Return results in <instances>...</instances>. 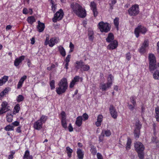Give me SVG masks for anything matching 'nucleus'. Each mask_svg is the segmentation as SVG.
Returning <instances> with one entry per match:
<instances>
[{
	"label": "nucleus",
	"mask_w": 159,
	"mask_h": 159,
	"mask_svg": "<svg viewBox=\"0 0 159 159\" xmlns=\"http://www.w3.org/2000/svg\"><path fill=\"white\" fill-rule=\"evenodd\" d=\"M72 11L78 16L81 18L85 17L86 13L85 9L81 6L76 2H73L70 5Z\"/></svg>",
	"instance_id": "obj_1"
},
{
	"label": "nucleus",
	"mask_w": 159,
	"mask_h": 159,
	"mask_svg": "<svg viewBox=\"0 0 159 159\" xmlns=\"http://www.w3.org/2000/svg\"><path fill=\"white\" fill-rule=\"evenodd\" d=\"M59 87L56 88L57 93L60 95L65 92L68 88L67 80L65 78H63L58 84Z\"/></svg>",
	"instance_id": "obj_2"
},
{
	"label": "nucleus",
	"mask_w": 159,
	"mask_h": 159,
	"mask_svg": "<svg viewBox=\"0 0 159 159\" xmlns=\"http://www.w3.org/2000/svg\"><path fill=\"white\" fill-rule=\"evenodd\" d=\"M148 59L149 61V69L150 71H153L159 67V63H156L155 57L153 54H149Z\"/></svg>",
	"instance_id": "obj_3"
},
{
	"label": "nucleus",
	"mask_w": 159,
	"mask_h": 159,
	"mask_svg": "<svg viewBox=\"0 0 159 159\" xmlns=\"http://www.w3.org/2000/svg\"><path fill=\"white\" fill-rule=\"evenodd\" d=\"M114 79L113 76L111 74H110L107 78V82L106 84H103L100 86V88L103 91L106 90L109 88L112 84V80Z\"/></svg>",
	"instance_id": "obj_4"
},
{
	"label": "nucleus",
	"mask_w": 159,
	"mask_h": 159,
	"mask_svg": "<svg viewBox=\"0 0 159 159\" xmlns=\"http://www.w3.org/2000/svg\"><path fill=\"white\" fill-rule=\"evenodd\" d=\"M98 27L102 32L107 33L110 30L111 26L107 23L101 21L98 24Z\"/></svg>",
	"instance_id": "obj_5"
},
{
	"label": "nucleus",
	"mask_w": 159,
	"mask_h": 159,
	"mask_svg": "<svg viewBox=\"0 0 159 159\" xmlns=\"http://www.w3.org/2000/svg\"><path fill=\"white\" fill-rule=\"evenodd\" d=\"M129 14L131 16H137L139 12V6L137 4L132 5L128 10Z\"/></svg>",
	"instance_id": "obj_6"
},
{
	"label": "nucleus",
	"mask_w": 159,
	"mask_h": 159,
	"mask_svg": "<svg viewBox=\"0 0 159 159\" xmlns=\"http://www.w3.org/2000/svg\"><path fill=\"white\" fill-rule=\"evenodd\" d=\"M64 13L62 9H60L54 15L52 19V21L54 23L56 22L57 21L61 20L64 16Z\"/></svg>",
	"instance_id": "obj_7"
},
{
	"label": "nucleus",
	"mask_w": 159,
	"mask_h": 159,
	"mask_svg": "<svg viewBox=\"0 0 159 159\" xmlns=\"http://www.w3.org/2000/svg\"><path fill=\"white\" fill-rule=\"evenodd\" d=\"M147 31V30L146 28L142 25H139L135 28L134 30V34L136 37L138 38L139 36V33L144 34Z\"/></svg>",
	"instance_id": "obj_8"
},
{
	"label": "nucleus",
	"mask_w": 159,
	"mask_h": 159,
	"mask_svg": "<svg viewBox=\"0 0 159 159\" xmlns=\"http://www.w3.org/2000/svg\"><path fill=\"white\" fill-rule=\"evenodd\" d=\"M105 134L106 136H109L111 134V133L110 130H103L102 131V133L99 138L100 142H101L103 140Z\"/></svg>",
	"instance_id": "obj_9"
},
{
	"label": "nucleus",
	"mask_w": 159,
	"mask_h": 159,
	"mask_svg": "<svg viewBox=\"0 0 159 159\" xmlns=\"http://www.w3.org/2000/svg\"><path fill=\"white\" fill-rule=\"evenodd\" d=\"M109 110L112 117L114 119L116 118L117 116V112L113 105H110Z\"/></svg>",
	"instance_id": "obj_10"
},
{
	"label": "nucleus",
	"mask_w": 159,
	"mask_h": 159,
	"mask_svg": "<svg viewBox=\"0 0 159 159\" xmlns=\"http://www.w3.org/2000/svg\"><path fill=\"white\" fill-rule=\"evenodd\" d=\"M134 148L136 152L144 151V147L143 144L139 142H137L134 144Z\"/></svg>",
	"instance_id": "obj_11"
},
{
	"label": "nucleus",
	"mask_w": 159,
	"mask_h": 159,
	"mask_svg": "<svg viewBox=\"0 0 159 159\" xmlns=\"http://www.w3.org/2000/svg\"><path fill=\"white\" fill-rule=\"evenodd\" d=\"M91 9L92 10L94 17H96L98 14L97 11V6L96 3L94 2H92L90 4Z\"/></svg>",
	"instance_id": "obj_12"
},
{
	"label": "nucleus",
	"mask_w": 159,
	"mask_h": 159,
	"mask_svg": "<svg viewBox=\"0 0 159 159\" xmlns=\"http://www.w3.org/2000/svg\"><path fill=\"white\" fill-rule=\"evenodd\" d=\"M148 46V42L147 40H145L142 45L139 49V52L141 53H144L146 52V48Z\"/></svg>",
	"instance_id": "obj_13"
},
{
	"label": "nucleus",
	"mask_w": 159,
	"mask_h": 159,
	"mask_svg": "<svg viewBox=\"0 0 159 159\" xmlns=\"http://www.w3.org/2000/svg\"><path fill=\"white\" fill-rule=\"evenodd\" d=\"M118 44L117 41L116 40H114L108 46L107 48L110 50L115 49L117 47Z\"/></svg>",
	"instance_id": "obj_14"
},
{
	"label": "nucleus",
	"mask_w": 159,
	"mask_h": 159,
	"mask_svg": "<svg viewBox=\"0 0 159 159\" xmlns=\"http://www.w3.org/2000/svg\"><path fill=\"white\" fill-rule=\"evenodd\" d=\"M43 123L41 122V120H38L35 122L34 125V127L35 129L39 130L42 128Z\"/></svg>",
	"instance_id": "obj_15"
},
{
	"label": "nucleus",
	"mask_w": 159,
	"mask_h": 159,
	"mask_svg": "<svg viewBox=\"0 0 159 159\" xmlns=\"http://www.w3.org/2000/svg\"><path fill=\"white\" fill-rule=\"evenodd\" d=\"M25 58V56H22L19 57L18 58H16L14 62V65L16 66H18L20 64L21 62L22 61H23Z\"/></svg>",
	"instance_id": "obj_16"
},
{
	"label": "nucleus",
	"mask_w": 159,
	"mask_h": 159,
	"mask_svg": "<svg viewBox=\"0 0 159 159\" xmlns=\"http://www.w3.org/2000/svg\"><path fill=\"white\" fill-rule=\"evenodd\" d=\"M38 22V24L37 27L38 31L39 32H41L44 30L45 28L44 24L41 22L39 20Z\"/></svg>",
	"instance_id": "obj_17"
},
{
	"label": "nucleus",
	"mask_w": 159,
	"mask_h": 159,
	"mask_svg": "<svg viewBox=\"0 0 159 159\" xmlns=\"http://www.w3.org/2000/svg\"><path fill=\"white\" fill-rule=\"evenodd\" d=\"M79 79L80 78L78 76H75L70 82V84L69 87L70 88H73L74 86V85L76 84V82L79 81Z\"/></svg>",
	"instance_id": "obj_18"
},
{
	"label": "nucleus",
	"mask_w": 159,
	"mask_h": 159,
	"mask_svg": "<svg viewBox=\"0 0 159 159\" xmlns=\"http://www.w3.org/2000/svg\"><path fill=\"white\" fill-rule=\"evenodd\" d=\"M59 39L52 38L50 39L49 46L50 47H52L55 44V43H57L59 41Z\"/></svg>",
	"instance_id": "obj_19"
},
{
	"label": "nucleus",
	"mask_w": 159,
	"mask_h": 159,
	"mask_svg": "<svg viewBox=\"0 0 159 159\" xmlns=\"http://www.w3.org/2000/svg\"><path fill=\"white\" fill-rule=\"evenodd\" d=\"M114 39V36L111 33H109L106 39V41L108 43L111 42Z\"/></svg>",
	"instance_id": "obj_20"
},
{
	"label": "nucleus",
	"mask_w": 159,
	"mask_h": 159,
	"mask_svg": "<svg viewBox=\"0 0 159 159\" xmlns=\"http://www.w3.org/2000/svg\"><path fill=\"white\" fill-rule=\"evenodd\" d=\"M75 64L76 65H75V68L77 69H79L80 68H82L84 64V62L82 60L80 61H76Z\"/></svg>",
	"instance_id": "obj_21"
},
{
	"label": "nucleus",
	"mask_w": 159,
	"mask_h": 159,
	"mask_svg": "<svg viewBox=\"0 0 159 159\" xmlns=\"http://www.w3.org/2000/svg\"><path fill=\"white\" fill-rule=\"evenodd\" d=\"M82 118L81 116H78L76 118L75 122L76 125L78 127H80L82 124Z\"/></svg>",
	"instance_id": "obj_22"
},
{
	"label": "nucleus",
	"mask_w": 159,
	"mask_h": 159,
	"mask_svg": "<svg viewBox=\"0 0 159 159\" xmlns=\"http://www.w3.org/2000/svg\"><path fill=\"white\" fill-rule=\"evenodd\" d=\"M77 153L79 159H83L84 153L81 149H78L77 151Z\"/></svg>",
	"instance_id": "obj_23"
},
{
	"label": "nucleus",
	"mask_w": 159,
	"mask_h": 159,
	"mask_svg": "<svg viewBox=\"0 0 159 159\" xmlns=\"http://www.w3.org/2000/svg\"><path fill=\"white\" fill-rule=\"evenodd\" d=\"M27 20L29 23L32 25L34 22H35L36 20L34 16H30L27 18Z\"/></svg>",
	"instance_id": "obj_24"
},
{
	"label": "nucleus",
	"mask_w": 159,
	"mask_h": 159,
	"mask_svg": "<svg viewBox=\"0 0 159 159\" xmlns=\"http://www.w3.org/2000/svg\"><path fill=\"white\" fill-rule=\"evenodd\" d=\"M59 51L61 55L63 57L66 56V52L65 49L63 47L61 46L58 47Z\"/></svg>",
	"instance_id": "obj_25"
},
{
	"label": "nucleus",
	"mask_w": 159,
	"mask_h": 159,
	"mask_svg": "<svg viewBox=\"0 0 159 159\" xmlns=\"http://www.w3.org/2000/svg\"><path fill=\"white\" fill-rule=\"evenodd\" d=\"M119 18L116 17L114 20V24L117 31L119 30Z\"/></svg>",
	"instance_id": "obj_26"
},
{
	"label": "nucleus",
	"mask_w": 159,
	"mask_h": 159,
	"mask_svg": "<svg viewBox=\"0 0 159 159\" xmlns=\"http://www.w3.org/2000/svg\"><path fill=\"white\" fill-rule=\"evenodd\" d=\"M135 125L136 126V128L135 129L140 130V129L142 127V124L139 120H136L135 124Z\"/></svg>",
	"instance_id": "obj_27"
},
{
	"label": "nucleus",
	"mask_w": 159,
	"mask_h": 159,
	"mask_svg": "<svg viewBox=\"0 0 159 159\" xmlns=\"http://www.w3.org/2000/svg\"><path fill=\"white\" fill-rule=\"evenodd\" d=\"M67 155L69 157L71 156V154L73 152V150L70 147H67L66 148Z\"/></svg>",
	"instance_id": "obj_28"
},
{
	"label": "nucleus",
	"mask_w": 159,
	"mask_h": 159,
	"mask_svg": "<svg viewBox=\"0 0 159 159\" xmlns=\"http://www.w3.org/2000/svg\"><path fill=\"white\" fill-rule=\"evenodd\" d=\"M155 117L157 121L159 122V107H157L155 108Z\"/></svg>",
	"instance_id": "obj_29"
},
{
	"label": "nucleus",
	"mask_w": 159,
	"mask_h": 159,
	"mask_svg": "<svg viewBox=\"0 0 159 159\" xmlns=\"http://www.w3.org/2000/svg\"><path fill=\"white\" fill-rule=\"evenodd\" d=\"M134 134L135 138H139L140 134V130L135 129L134 132Z\"/></svg>",
	"instance_id": "obj_30"
},
{
	"label": "nucleus",
	"mask_w": 159,
	"mask_h": 159,
	"mask_svg": "<svg viewBox=\"0 0 159 159\" xmlns=\"http://www.w3.org/2000/svg\"><path fill=\"white\" fill-rule=\"evenodd\" d=\"M12 115L11 113H7V115L6 118L7 121L9 122H10L12 121Z\"/></svg>",
	"instance_id": "obj_31"
},
{
	"label": "nucleus",
	"mask_w": 159,
	"mask_h": 159,
	"mask_svg": "<svg viewBox=\"0 0 159 159\" xmlns=\"http://www.w3.org/2000/svg\"><path fill=\"white\" fill-rule=\"evenodd\" d=\"M153 76L155 80H159V70H156L153 74Z\"/></svg>",
	"instance_id": "obj_32"
},
{
	"label": "nucleus",
	"mask_w": 159,
	"mask_h": 159,
	"mask_svg": "<svg viewBox=\"0 0 159 159\" xmlns=\"http://www.w3.org/2000/svg\"><path fill=\"white\" fill-rule=\"evenodd\" d=\"M137 152L138 154V156L139 159H144V151H138Z\"/></svg>",
	"instance_id": "obj_33"
},
{
	"label": "nucleus",
	"mask_w": 159,
	"mask_h": 159,
	"mask_svg": "<svg viewBox=\"0 0 159 159\" xmlns=\"http://www.w3.org/2000/svg\"><path fill=\"white\" fill-rule=\"evenodd\" d=\"M131 143V141L129 138L128 139L127 143L126 144V148L127 150H129L130 148V145Z\"/></svg>",
	"instance_id": "obj_34"
},
{
	"label": "nucleus",
	"mask_w": 159,
	"mask_h": 159,
	"mask_svg": "<svg viewBox=\"0 0 159 159\" xmlns=\"http://www.w3.org/2000/svg\"><path fill=\"white\" fill-rule=\"evenodd\" d=\"M10 110L9 108H5L4 107H1L0 110V115L5 113Z\"/></svg>",
	"instance_id": "obj_35"
},
{
	"label": "nucleus",
	"mask_w": 159,
	"mask_h": 159,
	"mask_svg": "<svg viewBox=\"0 0 159 159\" xmlns=\"http://www.w3.org/2000/svg\"><path fill=\"white\" fill-rule=\"evenodd\" d=\"M93 33L92 31H89L88 33V36H89V39L90 40L93 41L94 37H93Z\"/></svg>",
	"instance_id": "obj_36"
},
{
	"label": "nucleus",
	"mask_w": 159,
	"mask_h": 159,
	"mask_svg": "<svg viewBox=\"0 0 159 159\" xmlns=\"http://www.w3.org/2000/svg\"><path fill=\"white\" fill-rule=\"evenodd\" d=\"M61 123L62 127L64 128L65 129L67 128V123L66 122V119L63 120H61Z\"/></svg>",
	"instance_id": "obj_37"
},
{
	"label": "nucleus",
	"mask_w": 159,
	"mask_h": 159,
	"mask_svg": "<svg viewBox=\"0 0 159 159\" xmlns=\"http://www.w3.org/2000/svg\"><path fill=\"white\" fill-rule=\"evenodd\" d=\"M24 99V98L22 95H19L17 96L16 101L18 102H20L22 101Z\"/></svg>",
	"instance_id": "obj_38"
},
{
	"label": "nucleus",
	"mask_w": 159,
	"mask_h": 159,
	"mask_svg": "<svg viewBox=\"0 0 159 159\" xmlns=\"http://www.w3.org/2000/svg\"><path fill=\"white\" fill-rule=\"evenodd\" d=\"M30 152L28 150L25 151V154L23 157V158L27 159H30L29 158L30 156H29Z\"/></svg>",
	"instance_id": "obj_39"
},
{
	"label": "nucleus",
	"mask_w": 159,
	"mask_h": 159,
	"mask_svg": "<svg viewBox=\"0 0 159 159\" xmlns=\"http://www.w3.org/2000/svg\"><path fill=\"white\" fill-rule=\"evenodd\" d=\"M136 98H134V96H132L130 98V100L131 102L132 103L134 106H135L136 105V102L135 99Z\"/></svg>",
	"instance_id": "obj_40"
},
{
	"label": "nucleus",
	"mask_w": 159,
	"mask_h": 159,
	"mask_svg": "<svg viewBox=\"0 0 159 159\" xmlns=\"http://www.w3.org/2000/svg\"><path fill=\"white\" fill-rule=\"evenodd\" d=\"M116 2V0H111V2L109 3V4L110 6V8L112 9L114 5Z\"/></svg>",
	"instance_id": "obj_41"
},
{
	"label": "nucleus",
	"mask_w": 159,
	"mask_h": 159,
	"mask_svg": "<svg viewBox=\"0 0 159 159\" xmlns=\"http://www.w3.org/2000/svg\"><path fill=\"white\" fill-rule=\"evenodd\" d=\"M4 129L7 131H9L10 130H14L13 126L10 125H8L5 127Z\"/></svg>",
	"instance_id": "obj_42"
},
{
	"label": "nucleus",
	"mask_w": 159,
	"mask_h": 159,
	"mask_svg": "<svg viewBox=\"0 0 159 159\" xmlns=\"http://www.w3.org/2000/svg\"><path fill=\"white\" fill-rule=\"evenodd\" d=\"M90 69L89 66L87 65L83 64L82 69L84 71L88 70Z\"/></svg>",
	"instance_id": "obj_43"
},
{
	"label": "nucleus",
	"mask_w": 159,
	"mask_h": 159,
	"mask_svg": "<svg viewBox=\"0 0 159 159\" xmlns=\"http://www.w3.org/2000/svg\"><path fill=\"white\" fill-rule=\"evenodd\" d=\"M50 85L51 89H55V81L54 80H52L50 81Z\"/></svg>",
	"instance_id": "obj_44"
},
{
	"label": "nucleus",
	"mask_w": 159,
	"mask_h": 159,
	"mask_svg": "<svg viewBox=\"0 0 159 159\" xmlns=\"http://www.w3.org/2000/svg\"><path fill=\"white\" fill-rule=\"evenodd\" d=\"M20 107L19 104H17L14 107V110L16 111V113H18L20 110Z\"/></svg>",
	"instance_id": "obj_45"
},
{
	"label": "nucleus",
	"mask_w": 159,
	"mask_h": 159,
	"mask_svg": "<svg viewBox=\"0 0 159 159\" xmlns=\"http://www.w3.org/2000/svg\"><path fill=\"white\" fill-rule=\"evenodd\" d=\"M2 107H4L5 108H9V106H8V103L6 101H4L2 102L1 104Z\"/></svg>",
	"instance_id": "obj_46"
},
{
	"label": "nucleus",
	"mask_w": 159,
	"mask_h": 159,
	"mask_svg": "<svg viewBox=\"0 0 159 159\" xmlns=\"http://www.w3.org/2000/svg\"><path fill=\"white\" fill-rule=\"evenodd\" d=\"M47 120L46 116H42L40 118V120H41V122L42 123H44Z\"/></svg>",
	"instance_id": "obj_47"
},
{
	"label": "nucleus",
	"mask_w": 159,
	"mask_h": 159,
	"mask_svg": "<svg viewBox=\"0 0 159 159\" xmlns=\"http://www.w3.org/2000/svg\"><path fill=\"white\" fill-rule=\"evenodd\" d=\"M8 77L7 76H4L1 79L3 83L4 84L8 80Z\"/></svg>",
	"instance_id": "obj_48"
},
{
	"label": "nucleus",
	"mask_w": 159,
	"mask_h": 159,
	"mask_svg": "<svg viewBox=\"0 0 159 159\" xmlns=\"http://www.w3.org/2000/svg\"><path fill=\"white\" fill-rule=\"evenodd\" d=\"M61 120H64V119H66V113L65 112L62 111H61Z\"/></svg>",
	"instance_id": "obj_49"
},
{
	"label": "nucleus",
	"mask_w": 159,
	"mask_h": 159,
	"mask_svg": "<svg viewBox=\"0 0 159 159\" xmlns=\"http://www.w3.org/2000/svg\"><path fill=\"white\" fill-rule=\"evenodd\" d=\"M49 39V36L48 35V36H46V39L44 43V45H47L48 44H49L50 43V40Z\"/></svg>",
	"instance_id": "obj_50"
},
{
	"label": "nucleus",
	"mask_w": 159,
	"mask_h": 159,
	"mask_svg": "<svg viewBox=\"0 0 159 159\" xmlns=\"http://www.w3.org/2000/svg\"><path fill=\"white\" fill-rule=\"evenodd\" d=\"M90 151L93 154H95L97 152L96 149L94 147H92L90 149Z\"/></svg>",
	"instance_id": "obj_51"
},
{
	"label": "nucleus",
	"mask_w": 159,
	"mask_h": 159,
	"mask_svg": "<svg viewBox=\"0 0 159 159\" xmlns=\"http://www.w3.org/2000/svg\"><path fill=\"white\" fill-rule=\"evenodd\" d=\"M51 3L52 5V10L53 11V12H54L55 11L56 9V7H55L56 5L54 4V2L52 0H51Z\"/></svg>",
	"instance_id": "obj_52"
},
{
	"label": "nucleus",
	"mask_w": 159,
	"mask_h": 159,
	"mask_svg": "<svg viewBox=\"0 0 159 159\" xmlns=\"http://www.w3.org/2000/svg\"><path fill=\"white\" fill-rule=\"evenodd\" d=\"M103 116L102 115H99L97 117V120L102 122V120Z\"/></svg>",
	"instance_id": "obj_53"
},
{
	"label": "nucleus",
	"mask_w": 159,
	"mask_h": 159,
	"mask_svg": "<svg viewBox=\"0 0 159 159\" xmlns=\"http://www.w3.org/2000/svg\"><path fill=\"white\" fill-rule=\"evenodd\" d=\"M27 78V76L26 75H24L22 77L20 80H19V81L21 82L22 83H23L24 81V80L26 79Z\"/></svg>",
	"instance_id": "obj_54"
},
{
	"label": "nucleus",
	"mask_w": 159,
	"mask_h": 159,
	"mask_svg": "<svg viewBox=\"0 0 159 159\" xmlns=\"http://www.w3.org/2000/svg\"><path fill=\"white\" fill-rule=\"evenodd\" d=\"M71 56L70 55H68L65 59V61L66 62L69 63L70 61Z\"/></svg>",
	"instance_id": "obj_55"
},
{
	"label": "nucleus",
	"mask_w": 159,
	"mask_h": 159,
	"mask_svg": "<svg viewBox=\"0 0 159 159\" xmlns=\"http://www.w3.org/2000/svg\"><path fill=\"white\" fill-rule=\"evenodd\" d=\"M83 117L84 119V120H87L88 119V115L86 113H84L83 115Z\"/></svg>",
	"instance_id": "obj_56"
},
{
	"label": "nucleus",
	"mask_w": 159,
	"mask_h": 159,
	"mask_svg": "<svg viewBox=\"0 0 159 159\" xmlns=\"http://www.w3.org/2000/svg\"><path fill=\"white\" fill-rule=\"evenodd\" d=\"M126 58L128 60H129L131 58V55L130 53L128 52L126 55Z\"/></svg>",
	"instance_id": "obj_57"
},
{
	"label": "nucleus",
	"mask_w": 159,
	"mask_h": 159,
	"mask_svg": "<svg viewBox=\"0 0 159 159\" xmlns=\"http://www.w3.org/2000/svg\"><path fill=\"white\" fill-rule=\"evenodd\" d=\"M68 129H69V131L70 132H72L73 131V129L71 125V123L69 124V125L68 126Z\"/></svg>",
	"instance_id": "obj_58"
},
{
	"label": "nucleus",
	"mask_w": 159,
	"mask_h": 159,
	"mask_svg": "<svg viewBox=\"0 0 159 159\" xmlns=\"http://www.w3.org/2000/svg\"><path fill=\"white\" fill-rule=\"evenodd\" d=\"M10 89L9 88H6L2 92L5 95L6 93H7L10 90Z\"/></svg>",
	"instance_id": "obj_59"
},
{
	"label": "nucleus",
	"mask_w": 159,
	"mask_h": 159,
	"mask_svg": "<svg viewBox=\"0 0 159 159\" xmlns=\"http://www.w3.org/2000/svg\"><path fill=\"white\" fill-rule=\"evenodd\" d=\"M156 124L154 123L153 124V132H154V134H156Z\"/></svg>",
	"instance_id": "obj_60"
},
{
	"label": "nucleus",
	"mask_w": 159,
	"mask_h": 159,
	"mask_svg": "<svg viewBox=\"0 0 159 159\" xmlns=\"http://www.w3.org/2000/svg\"><path fill=\"white\" fill-rule=\"evenodd\" d=\"M152 141L153 143L157 144L158 143V141L156 137H153L152 139Z\"/></svg>",
	"instance_id": "obj_61"
},
{
	"label": "nucleus",
	"mask_w": 159,
	"mask_h": 159,
	"mask_svg": "<svg viewBox=\"0 0 159 159\" xmlns=\"http://www.w3.org/2000/svg\"><path fill=\"white\" fill-rule=\"evenodd\" d=\"M128 106L129 107V108L131 110H133L134 108V105H132L131 104H128Z\"/></svg>",
	"instance_id": "obj_62"
},
{
	"label": "nucleus",
	"mask_w": 159,
	"mask_h": 159,
	"mask_svg": "<svg viewBox=\"0 0 159 159\" xmlns=\"http://www.w3.org/2000/svg\"><path fill=\"white\" fill-rule=\"evenodd\" d=\"M97 157L98 159H102V155L99 153L97 154Z\"/></svg>",
	"instance_id": "obj_63"
},
{
	"label": "nucleus",
	"mask_w": 159,
	"mask_h": 159,
	"mask_svg": "<svg viewBox=\"0 0 159 159\" xmlns=\"http://www.w3.org/2000/svg\"><path fill=\"white\" fill-rule=\"evenodd\" d=\"M23 83L20 82L19 81L18 84H17V88L18 89H20L21 88L22 85Z\"/></svg>",
	"instance_id": "obj_64"
}]
</instances>
